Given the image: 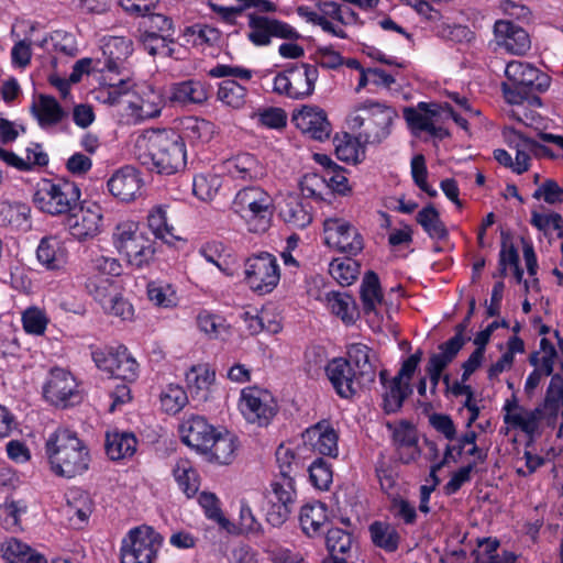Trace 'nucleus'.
I'll list each match as a JSON object with an SVG mask.
<instances>
[{"label": "nucleus", "instance_id": "f257e3e1", "mask_svg": "<svg viewBox=\"0 0 563 563\" xmlns=\"http://www.w3.org/2000/svg\"><path fill=\"white\" fill-rule=\"evenodd\" d=\"M145 152L140 161L161 175H174L186 167L184 137L173 129L150 130L143 135Z\"/></svg>", "mask_w": 563, "mask_h": 563}, {"label": "nucleus", "instance_id": "f03ea898", "mask_svg": "<svg viewBox=\"0 0 563 563\" xmlns=\"http://www.w3.org/2000/svg\"><path fill=\"white\" fill-rule=\"evenodd\" d=\"M45 452L51 470L57 476L73 478L85 473L90 463V454L76 432L57 429L47 439Z\"/></svg>", "mask_w": 563, "mask_h": 563}, {"label": "nucleus", "instance_id": "7ed1b4c3", "mask_svg": "<svg viewBox=\"0 0 563 563\" xmlns=\"http://www.w3.org/2000/svg\"><path fill=\"white\" fill-rule=\"evenodd\" d=\"M397 111L386 104L366 100L354 107L347 118L350 129L358 133V140L368 145H378L391 133Z\"/></svg>", "mask_w": 563, "mask_h": 563}, {"label": "nucleus", "instance_id": "20e7f679", "mask_svg": "<svg viewBox=\"0 0 563 563\" xmlns=\"http://www.w3.org/2000/svg\"><path fill=\"white\" fill-rule=\"evenodd\" d=\"M506 81L501 82V91L507 102L520 104L530 93L543 92L550 87V77L521 60H511L505 68Z\"/></svg>", "mask_w": 563, "mask_h": 563}, {"label": "nucleus", "instance_id": "39448f33", "mask_svg": "<svg viewBox=\"0 0 563 563\" xmlns=\"http://www.w3.org/2000/svg\"><path fill=\"white\" fill-rule=\"evenodd\" d=\"M80 187L66 178L43 179L33 196L35 206L44 213L67 216L81 202Z\"/></svg>", "mask_w": 563, "mask_h": 563}, {"label": "nucleus", "instance_id": "423d86ee", "mask_svg": "<svg viewBox=\"0 0 563 563\" xmlns=\"http://www.w3.org/2000/svg\"><path fill=\"white\" fill-rule=\"evenodd\" d=\"M232 209L249 224L250 231L263 233L271 227L274 203L271 195L257 186L245 187L238 191Z\"/></svg>", "mask_w": 563, "mask_h": 563}, {"label": "nucleus", "instance_id": "0eeeda50", "mask_svg": "<svg viewBox=\"0 0 563 563\" xmlns=\"http://www.w3.org/2000/svg\"><path fill=\"white\" fill-rule=\"evenodd\" d=\"M112 239L115 249L131 265L141 268L154 260V243L140 231L137 223L133 221L119 223Z\"/></svg>", "mask_w": 563, "mask_h": 563}, {"label": "nucleus", "instance_id": "6e6552de", "mask_svg": "<svg viewBox=\"0 0 563 563\" xmlns=\"http://www.w3.org/2000/svg\"><path fill=\"white\" fill-rule=\"evenodd\" d=\"M163 537L152 527L141 526L130 530L121 547V563H154Z\"/></svg>", "mask_w": 563, "mask_h": 563}, {"label": "nucleus", "instance_id": "1a4fd4ad", "mask_svg": "<svg viewBox=\"0 0 563 563\" xmlns=\"http://www.w3.org/2000/svg\"><path fill=\"white\" fill-rule=\"evenodd\" d=\"M280 279L279 266L274 255L261 253L247 258L245 280L252 290L263 295L273 291Z\"/></svg>", "mask_w": 563, "mask_h": 563}, {"label": "nucleus", "instance_id": "9d476101", "mask_svg": "<svg viewBox=\"0 0 563 563\" xmlns=\"http://www.w3.org/2000/svg\"><path fill=\"white\" fill-rule=\"evenodd\" d=\"M43 395L52 405L67 408L78 405L82 395L78 389L75 377L66 369L55 367L43 386Z\"/></svg>", "mask_w": 563, "mask_h": 563}, {"label": "nucleus", "instance_id": "9b49d317", "mask_svg": "<svg viewBox=\"0 0 563 563\" xmlns=\"http://www.w3.org/2000/svg\"><path fill=\"white\" fill-rule=\"evenodd\" d=\"M101 208L96 203L85 206L82 202L68 213L64 221L68 233L79 242L97 236L101 232Z\"/></svg>", "mask_w": 563, "mask_h": 563}, {"label": "nucleus", "instance_id": "f8f14e48", "mask_svg": "<svg viewBox=\"0 0 563 563\" xmlns=\"http://www.w3.org/2000/svg\"><path fill=\"white\" fill-rule=\"evenodd\" d=\"M249 40L256 46H267L271 44L272 37L295 41L300 38V34L288 23L260 15L255 13L249 14Z\"/></svg>", "mask_w": 563, "mask_h": 563}, {"label": "nucleus", "instance_id": "ddd939ff", "mask_svg": "<svg viewBox=\"0 0 563 563\" xmlns=\"http://www.w3.org/2000/svg\"><path fill=\"white\" fill-rule=\"evenodd\" d=\"M314 10L307 5H299L296 9L297 14L308 23L319 25L322 31L340 38H346L347 35L342 29H338L331 21L344 22L345 14L343 5L335 1L318 0L314 3Z\"/></svg>", "mask_w": 563, "mask_h": 563}, {"label": "nucleus", "instance_id": "4468645a", "mask_svg": "<svg viewBox=\"0 0 563 563\" xmlns=\"http://www.w3.org/2000/svg\"><path fill=\"white\" fill-rule=\"evenodd\" d=\"M324 371L333 389L341 398L350 399L361 389L372 385L361 380L360 374L344 357L332 358Z\"/></svg>", "mask_w": 563, "mask_h": 563}, {"label": "nucleus", "instance_id": "2eb2a0df", "mask_svg": "<svg viewBox=\"0 0 563 563\" xmlns=\"http://www.w3.org/2000/svg\"><path fill=\"white\" fill-rule=\"evenodd\" d=\"M324 241L338 251L356 255L363 247V238L349 222L339 219H329L324 222Z\"/></svg>", "mask_w": 563, "mask_h": 563}, {"label": "nucleus", "instance_id": "dca6fc26", "mask_svg": "<svg viewBox=\"0 0 563 563\" xmlns=\"http://www.w3.org/2000/svg\"><path fill=\"white\" fill-rule=\"evenodd\" d=\"M101 49L104 60L102 66H100V59L96 60V69L98 71L107 69L118 75L130 74L128 59L133 52V43L130 38L111 36L103 43Z\"/></svg>", "mask_w": 563, "mask_h": 563}, {"label": "nucleus", "instance_id": "f3484780", "mask_svg": "<svg viewBox=\"0 0 563 563\" xmlns=\"http://www.w3.org/2000/svg\"><path fill=\"white\" fill-rule=\"evenodd\" d=\"M269 395L257 388L242 391L240 408L245 419L261 427L267 426L276 415V405L268 399Z\"/></svg>", "mask_w": 563, "mask_h": 563}, {"label": "nucleus", "instance_id": "a211bd4d", "mask_svg": "<svg viewBox=\"0 0 563 563\" xmlns=\"http://www.w3.org/2000/svg\"><path fill=\"white\" fill-rule=\"evenodd\" d=\"M291 121L297 129L313 140L323 141L330 136L331 124L325 112L318 107L303 106L294 112Z\"/></svg>", "mask_w": 563, "mask_h": 563}, {"label": "nucleus", "instance_id": "6ab92c4d", "mask_svg": "<svg viewBox=\"0 0 563 563\" xmlns=\"http://www.w3.org/2000/svg\"><path fill=\"white\" fill-rule=\"evenodd\" d=\"M179 432L186 445L197 452L206 453L217 431L203 417L191 416L181 422Z\"/></svg>", "mask_w": 563, "mask_h": 563}, {"label": "nucleus", "instance_id": "aec40b11", "mask_svg": "<svg viewBox=\"0 0 563 563\" xmlns=\"http://www.w3.org/2000/svg\"><path fill=\"white\" fill-rule=\"evenodd\" d=\"M494 33L498 44L511 54L523 55L530 49L531 42L528 32L511 21H497L494 25Z\"/></svg>", "mask_w": 563, "mask_h": 563}, {"label": "nucleus", "instance_id": "412c9836", "mask_svg": "<svg viewBox=\"0 0 563 563\" xmlns=\"http://www.w3.org/2000/svg\"><path fill=\"white\" fill-rule=\"evenodd\" d=\"M140 174L133 166L126 165L118 169L108 180L110 194L121 201H131L141 189Z\"/></svg>", "mask_w": 563, "mask_h": 563}, {"label": "nucleus", "instance_id": "4be33fe9", "mask_svg": "<svg viewBox=\"0 0 563 563\" xmlns=\"http://www.w3.org/2000/svg\"><path fill=\"white\" fill-rule=\"evenodd\" d=\"M310 209L298 195L288 194L279 206V217L292 229H305L312 221Z\"/></svg>", "mask_w": 563, "mask_h": 563}, {"label": "nucleus", "instance_id": "5701e85b", "mask_svg": "<svg viewBox=\"0 0 563 563\" xmlns=\"http://www.w3.org/2000/svg\"><path fill=\"white\" fill-rule=\"evenodd\" d=\"M288 75L291 81V99H305L312 95L318 79V68L310 64H294L289 67Z\"/></svg>", "mask_w": 563, "mask_h": 563}, {"label": "nucleus", "instance_id": "b1692460", "mask_svg": "<svg viewBox=\"0 0 563 563\" xmlns=\"http://www.w3.org/2000/svg\"><path fill=\"white\" fill-rule=\"evenodd\" d=\"M223 168L233 179L255 180L265 175L263 165L250 153H241L225 159Z\"/></svg>", "mask_w": 563, "mask_h": 563}, {"label": "nucleus", "instance_id": "393cba45", "mask_svg": "<svg viewBox=\"0 0 563 563\" xmlns=\"http://www.w3.org/2000/svg\"><path fill=\"white\" fill-rule=\"evenodd\" d=\"M209 89L207 82L187 79L172 85L169 99L181 106L203 104L209 98Z\"/></svg>", "mask_w": 563, "mask_h": 563}, {"label": "nucleus", "instance_id": "a878e982", "mask_svg": "<svg viewBox=\"0 0 563 563\" xmlns=\"http://www.w3.org/2000/svg\"><path fill=\"white\" fill-rule=\"evenodd\" d=\"M303 437L309 441H314L313 448L320 454L325 456L338 455V433L327 420H321L314 426L308 428Z\"/></svg>", "mask_w": 563, "mask_h": 563}, {"label": "nucleus", "instance_id": "bb28decb", "mask_svg": "<svg viewBox=\"0 0 563 563\" xmlns=\"http://www.w3.org/2000/svg\"><path fill=\"white\" fill-rule=\"evenodd\" d=\"M347 356L346 360L354 365V369L360 374V379L373 384L376 378L373 350L363 343H352L347 345Z\"/></svg>", "mask_w": 563, "mask_h": 563}, {"label": "nucleus", "instance_id": "cd10ccee", "mask_svg": "<svg viewBox=\"0 0 563 563\" xmlns=\"http://www.w3.org/2000/svg\"><path fill=\"white\" fill-rule=\"evenodd\" d=\"M31 112L42 128L56 125L66 117L58 101L48 95H40L37 101L32 103Z\"/></svg>", "mask_w": 563, "mask_h": 563}, {"label": "nucleus", "instance_id": "c85d7f7f", "mask_svg": "<svg viewBox=\"0 0 563 563\" xmlns=\"http://www.w3.org/2000/svg\"><path fill=\"white\" fill-rule=\"evenodd\" d=\"M216 126L212 122L197 118L187 117L181 121V137L184 143L188 141L192 145L208 143L213 137Z\"/></svg>", "mask_w": 563, "mask_h": 563}, {"label": "nucleus", "instance_id": "c756f323", "mask_svg": "<svg viewBox=\"0 0 563 563\" xmlns=\"http://www.w3.org/2000/svg\"><path fill=\"white\" fill-rule=\"evenodd\" d=\"M440 114V104L418 103L417 108H406L404 117L412 131L428 132L431 128L432 119Z\"/></svg>", "mask_w": 563, "mask_h": 563}, {"label": "nucleus", "instance_id": "7c9ffc66", "mask_svg": "<svg viewBox=\"0 0 563 563\" xmlns=\"http://www.w3.org/2000/svg\"><path fill=\"white\" fill-rule=\"evenodd\" d=\"M327 519V508L320 501L307 504L300 509V527L308 537L319 536Z\"/></svg>", "mask_w": 563, "mask_h": 563}, {"label": "nucleus", "instance_id": "2f4dec72", "mask_svg": "<svg viewBox=\"0 0 563 563\" xmlns=\"http://www.w3.org/2000/svg\"><path fill=\"white\" fill-rule=\"evenodd\" d=\"M235 437L225 431L224 433L216 432L213 439L210 441V446L205 454H208L210 461L219 464L228 465L234 457L236 450Z\"/></svg>", "mask_w": 563, "mask_h": 563}, {"label": "nucleus", "instance_id": "473e14b6", "mask_svg": "<svg viewBox=\"0 0 563 563\" xmlns=\"http://www.w3.org/2000/svg\"><path fill=\"white\" fill-rule=\"evenodd\" d=\"M361 300L364 313L377 317L376 305L383 301V294L378 275L373 271H367L361 284Z\"/></svg>", "mask_w": 563, "mask_h": 563}, {"label": "nucleus", "instance_id": "72a5a7b5", "mask_svg": "<svg viewBox=\"0 0 563 563\" xmlns=\"http://www.w3.org/2000/svg\"><path fill=\"white\" fill-rule=\"evenodd\" d=\"M37 261L47 269H59L64 263V252L56 236L47 235L41 239L36 250Z\"/></svg>", "mask_w": 563, "mask_h": 563}, {"label": "nucleus", "instance_id": "f704fd0d", "mask_svg": "<svg viewBox=\"0 0 563 563\" xmlns=\"http://www.w3.org/2000/svg\"><path fill=\"white\" fill-rule=\"evenodd\" d=\"M2 558L7 563H47L42 554L14 538L2 545Z\"/></svg>", "mask_w": 563, "mask_h": 563}, {"label": "nucleus", "instance_id": "c9c22d12", "mask_svg": "<svg viewBox=\"0 0 563 563\" xmlns=\"http://www.w3.org/2000/svg\"><path fill=\"white\" fill-rule=\"evenodd\" d=\"M412 394V387L408 382L391 378L383 394V409L385 413H396L402 407L405 399Z\"/></svg>", "mask_w": 563, "mask_h": 563}, {"label": "nucleus", "instance_id": "e433bc0d", "mask_svg": "<svg viewBox=\"0 0 563 563\" xmlns=\"http://www.w3.org/2000/svg\"><path fill=\"white\" fill-rule=\"evenodd\" d=\"M461 342L457 338H451L446 342L439 345V353H433L426 366L427 373L442 374V372L453 362L459 352L462 350Z\"/></svg>", "mask_w": 563, "mask_h": 563}, {"label": "nucleus", "instance_id": "4c0bfd02", "mask_svg": "<svg viewBox=\"0 0 563 563\" xmlns=\"http://www.w3.org/2000/svg\"><path fill=\"white\" fill-rule=\"evenodd\" d=\"M328 302L331 311L346 324L354 323L360 316L354 298L346 292L328 294Z\"/></svg>", "mask_w": 563, "mask_h": 563}, {"label": "nucleus", "instance_id": "58836bf2", "mask_svg": "<svg viewBox=\"0 0 563 563\" xmlns=\"http://www.w3.org/2000/svg\"><path fill=\"white\" fill-rule=\"evenodd\" d=\"M136 443V438L132 433H108L104 444L106 453L113 461L121 460L133 455Z\"/></svg>", "mask_w": 563, "mask_h": 563}, {"label": "nucleus", "instance_id": "ea45409f", "mask_svg": "<svg viewBox=\"0 0 563 563\" xmlns=\"http://www.w3.org/2000/svg\"><path fill=\"white\" fill-rule=\"evenodd\" d=\"M416 221L423 228L431 239L445 240L449 235L448 229L441 220L439 211L433 205H428L422 208L417 213Z\"/></svg>", "mask_w": 563, "mask_h": 563}, {"label": "nucleus", "instance_id": "a19ab883", "mask_svg": "<svg viewBox=\"0 0 563 563\" xmlns=\"http://www.w3.org/2000/svg\"><path fill=\"white\" fill-rule=\"evenodd\" d=\"M335 154L338 158L346 163H357L361 161L360 156L365 154V142L358 140V133L352 136L344 133L342 137L334 139Z\"/></svg>", "mask_w": 563, "mask_h": 563}, {"label": "nucleus", "instance_id": "79ce46f5", "mask_svg": "<svg viewBox=\"0 0 563 563\" xmlns=\"http://www.w3.org/2000/svg\"><path fill=\"white\" fill-rule=\"evenodd\" d=\"M369 533L373 543L387 552H395L398 549L400 536L398 531L388 523L374 521L369 526Z\"/></svg>", "mask_w": 563, "mask_h": 563}, {"label": "nucleus", "instance_id": "37998d69", "mask_svg": "<svg viewBox=\"0 0 563 563\" xmlns=\"http://www.w3.org/2000/svg\"><path fill=\"white\" fill-rule=\"evenodd\" d=\"M113 363L109 364L107 373L112 377L121 378L123 380H133L136 377L137 363L126 352L125 347H120L112 354Z\"/></svg>", "mask_w": 563, "mask_h": 563}, {"label": "nucleus", "instance_id": "c03bdc74", "mask_svg": "<svg viewBox=\"0 0 563 563\" xmlns=\"http://www.w3.org/2000/svg\"><path fill=\"white\" fill-rule=\"evenodd\" d=\"M139 41L143 48L152 56L164 55L166 57H174L175 55V48L169 46V44L175 42L170 33H140Z\"/></svg>", "mask_w": 563, "mask_h": 563}, {"label": "nucleus", "instance_id": "a18cd8bd", "mask_svg": "<svg viewBox=\"0 0 563 563\" xmlns=\"http://www.w3.org/2000/svg\"><path fill=\"white\" fill-rule=\"evenodd\" d=\"M199 504L208 519L216 521L219 527L229 533H235V526L224 517L218 497L213 493L202 492L199 496Z\"/></svg>", "mask_w": 563, "mask_h": 563}, {"label": "nucleus", "instance_id": "49530a36", "mask_svg": "<svg viewBox=\"0 0 563 563\" xmlns=\"http://www.w3.org/2000/svg\"><path fill=\"white\" fill-rule=\"evenodd\" d=\"M147 224L154 236L164 243L173 245L178 240L174 228L168 225L166 211L162 207H157L148 213Z\"/></svg>", "mask_w": 563, "mask_h": 563}, {"label": "nucleus", "instance_id": "de8ad7c7", "mask_svg": "<svg viewBox=\"0 0 563 563\" xmlns=\"http://www.w3.org/2000/svg\"><path fill=\"white\" fill-rule=\"evenodd\" d=\"M217 98L228 107L240 109L246 101V88L234 79H227L219 85Z\"/></svg>", "mask_w": 563, "mask_h": 563}, {"label": "nucleus", "instance_id": "09e8293b", "mask_svg": "<svg viewBox=\"0 0 563 563\" xmlns=\"http://www.w3.org/2000/svg\"><path fill=\"white\" fill-rule=\"evenodd\" d=\"M173 475L179 488L188 498H191L197 494L199 483L197 474L190 466L189 461L179 460L173 468Z\"/></svg>", "mask_w": 563, "mask_h": 563}, {"label": "nucleus", "instance_id": "8fccbe9b", "mask_svg": "<svg viewBox=\"0 0 563 563\" xmlns=\"http://www.w3.org/2000/svg\"><path fill=\"white\" fill-rule=\"evenodd\" d=\"M360 264L352 257L343 260L335 258L330 263V274L342 286H349L354 283L360 274Z\"/></svg>", "mask_w": 563, "mask_h": 563}, {"label": "nucleus", "instance_id": "3c124183", "mask_svg": "<svg viewBox=\"0 0 563 563\" xmlns=\"http://www.w3.org/2000/svg\"><path fill=\"white\" fill-rule=\"evenodd\" d=\"M48 322L46 312L38 307L32 306L22 312V324L27 334L43 335Z\"/></svg>", "mask_w": 563, "mask_h": 563}, {"label": "nucleus", "instance_id": "603ef678", "mask_svg": "<svg viewBox=\"0 0 563 563\" xmlns=\"http://www.w3.org/2000/svg\"><path fill=\"white\" fill-rule=\"evenodd\" d=\"M216 379L214 371L207 365L192 366L186 374V383L190 393L198 394L200 390L208 389Z\"/></svg>", "mask_w": 563, "mask_h": 563}, {"label": "nucleus", "instance_id": "864d4df0", "mask_svg": "<svg viewBox=\"0 0 563 563\" xmlns=\"http://www.w3.org/2000/svg\"><path fill=\"white\" fill-rule=\"evenodd\" d=\"M272 490L264 495L265 499L273 498L276 501H282L295 505L296 488L294 477H275L271 484Z\"/></svg>", "mask_w": 563, "mask_h": 563}, {"label": "nucleus", "instance_id": "5fc2aeb1", "mask_svg": "<svg viewBox=\"0 0 563 563\" xmlns=\"http://www.w3.org/2000/svg\"><path fill=\"white\" fill-rule=\"evenodd\" d=\"M86 288L88 292L102 306L117 294V287L110 277H92L89 278Z\"/></svg>", "mask_w": 563, "mask_h": 563}, {"label": "nucleus", "instance_id": "6e6d98bb", "mask_svg": "<svg viewBox=\"0 0 563 563\" xmlns=\"http://www.w3.org/2000/svg\"><path fill=\"white\" fill-rule=\"evenodd\" d=\"M92 512L91 500L87 494L71 493L67 499V515L70 519L76 516L80 522H85Z\"/></svg>", "mask_w": 563, "mask_h": 563}, {"label": "nucleus", "instance_id": "4d7b16f0", "mask_svg": "<svg viewBox=\"0 0 563 563\" xmlns=\"http://www.w3.org/2000/svg\"><path fill=\"white\" fill-rule=\"evenodd\" d=\"M170 31H173L172 19L162 13H154L152 11L143 18L139 26L140 33L167 34Z\"/></svg>", "mask_w": 563, "mask_h": 563}, {"label": "nucleus", "instance_id": "13d9d810", "mask_svg": "<svg viewBox=\"0 0 563 563\" xmlns=\"http://www.w3.org/2000/svg\"><path fill=\"white\" fill-rule=\"evenodd\" d=\"M266 521L274 528L282 527L289 518L294 505L276 501L273 498L266 499Z\"/></svg>", "mask_w": 563, "mask_h": 563}, {"label": "nucleus", "instance_id": "bf43d9fd", "mask_svg": "<svg viewBox=\"0 0 563 563\" xmlns=\"http://www.w3.org/2000/svg\"><path fill=\"white\" fill-rule=\"evenodd\" d=\"M220 186L219 178L216 176L197 175L192 183V192L200 200L207 201L214 198Z\"/></svg>", "mask_w": 563, "mask_h": 563}, {"label": "nucleus", "instance_id": "052dcab7", "mask_svg": "<svg viewBox=\"0 0 563 563\" xmlns=\"http://www.w3.org/2000/svg\"><path fill=\"white\" fill-rule=\"evenodd\" d=\"M312 485L321 490L329 488L332 483V471L323 459H317L308 468Z\"/></svg>", "mask_w": 563, "mask_h": 563}, {"label": "nucleus", "instance_id": "680f3d73", "mask_svg": "<svg viewBox=\"0 0 563 563\" xmlns=\"http://www.w3.org/2000/svg\"><path fill=\"white\" fill-rule=\"evenodd\" d=\"M563 399V377L554 374L551 377L547 389L543 408L549 409L552 415H556L560 408V401Z\"/></svg>", "mask_w": 563, "mask_h": 563}, {"label": "nucleus", "instance_id": "e2e57ef3", "mask_svg": "<svg viewBox=\"0 0 563 563\" xmlns=\"http://www.w3.org/2000/svg\"><path fill=\"white\" fill-rule=\"evenodd\" d=\"M276 462L279 468V473L276 477L295 478L299 463L290 449L279 445L276 450Z\"/></svg>", "mask_w": 563, "mask_h": 563}, {"label": "nucleus", "instance_id": "0e129e2a", "mask_svg": "<svg viewBox=\"0 0 563 563\" xmlns=\"http://www.w3.org/2000/svg\"><path fill=\"white\" fill-rule=\"evenodd\" d=\"M299 185L306 197L323 200L322 190L327 189V176H320L316 173L306 174Z\"/></svg>", "mask_w": 563, "mask_h": 563}, {"label": "nucleus", "instance_id": "69168bd1", "mask_svg": "<svg viewBox=\"0 0 563 563\" xmlns=\"http://www.w3.org/2000/svg\"><path fill=\"white\" fill-rule=\"evenodd\" d=\"M148 299L158 307L169 308L176 306L177 298L169 285L159 286L151 283L147 286Z\"/></svg>", "mask_w": 563, "mask_h": 563}, {"label": "nucleus", "instance_id": "338daca9", "mask_svg": "<svg viewBox=\"0 0 563 563\" xmlns=\"http://www.w3.org/2000/svg\"><path fill=\"white\" fill-rule=\"evenodd\" d=\"M186 391L178 386H169L168 390L161 397L162 406L168 413H176L187 404Z\"/></svg>", "mask_w": 563, "mask_h": 563}, {"label": "nucleus", "instance_id": "774afa93", "mask_svg": "<svg viewBox=\"0 0 563 563\" xmlns=\"http://www.w3.org/2000/svg\"><path fill=\"white\" fill-rule=\"evenodd\" d=\"M393 442L396 449L418 446V434L416 428L408 422H401L393 432Z\"/></svg>", "mask_w": 563, "mask_h": 563}]
</instances>
